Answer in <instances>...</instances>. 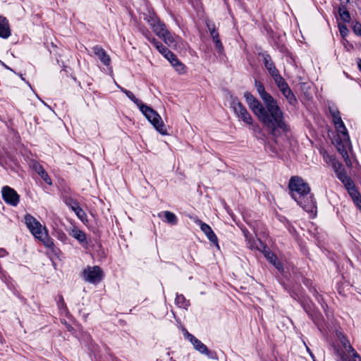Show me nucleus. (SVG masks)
Instances as JSON below:
<instances>
[{"mask_svg":"<svg viewBox=\"0 0 361 361\" xmlns=\"http://www.w3.org/2000/svg\"><path fill=\"white\" fill-rule=\"evenodd\" d=\"M11 35V29L7 18L0 15V37L7 39Z\"/></svg>","mask_w":361,"mask_h":361,"instance_id":"obj_21","label":"nucleus"},{"mask_svg":"<svg viewBox=\"0 0 361 361\" xmlns=\"http://www.w3.org/2000/svg\"><path fill=\"white\" fill-rule=\"evenodd\" d=\"M139 109L160 134L167 135L163 120L156 111L145 104L140 106Z\"/></svg>","mask_w":361,"mask_h":361,"instance_id":"obj_4","label":"nucleus"},{"mask_svg":"<svg viewBox=\"0 0 361 361\" xmlns=\"http://www.w3.org/2000/svg\"><path fill=\"white\" fill-rule=\"evenodd\" d=\"M42 237L41 238H36L37 239L42 241L44 244V245L49 249H51V252L56 256H58L61 251L59 248H58L56 246H55L54 240L52 238H51L47 233V230L46 229V231L42 232Z\"/></svg>","mask_w":361,"mask_h":361,"instance_id":"obj_15","label":"nucleus"},{"mask_svg":"<svg viewBox=\"0 0 361 361\" xmlns=\"http://www.w3.org/2000/svg\"><path fill=\"white\" fill-rule=\"evenodd\" d=\"M264 109L259 115V120L267 129L269 133L275 138L289 130L284 119V114L275 99L264 104Z\"/></svg>","mask_w":361,"mask_h":361,"instance_id":"obj_1","label":"nucleus"},{"mask_svg":"<svg viewBox=\"0 0 361 361\" xmlns=\"http://www.w3.org/2000/svg\"><path fill=\"white\" fill-rule=\"evenodd\" d=\"M193 221L197 225L200 226L201 231L207 236L208 240L213 245H214L216 247H218L219 249L218 238H217L216 235L214 233V232L213 231L211 226L209 225H208L207 224L202 221L198 218H195L193 219Z\"/></svg>","mask_w":361,"mask_h":361,"instance_id":"obj_11","label":"nucleus"},{"mask_svg":"<svg viewBox=\"0 0 361 361\" xmlns=\"http://www.w3.org/2000/svg\"><path fill=\"white\" fill-rule=\"evenodd\" d=\"M307 350L310 353V356L313 358L314 357L313 354L310 352V350L307 347Z\"/></svg>","mask_w":361,"mask_h":361,"instance_id":"obj_63","label":"nucleus"},{"mask_svg":"<svg viewBox=\"0 0 361 361\" xmlns=\"http://www.w3.org/2000/svg\"><path fill=\"white\" fill-rule=\"evenodd\" d=\"M337 149L343 158L346 157L348 159V154L344 145L338 143Z\"/></svg>","mask_w":361,"mask_h":361,"instance_id":"obj_45","label":"nucleus"},{"mask_svg":"<svg viewBox=\"0 0 361 361\" xmlns=\"http://www.w3.org/2000/svg\"><path fill=\"white\" fill-rule=\"evenodd\" d=\"M348 353H351L352 354L355 352V349L350 345V343L347 346V348H345Z\"/></svg>","mask_w":361,"mask_h":361,"instance_id":"obj_53","label":"nucleus"},{"mask_svg":"<svg viewBox=\"0 0 361 361\" xmlns=\"http://www.w3.org/2000/svg\"><path fill=\"white\" fill-rule=\"evenodd\" d=\"M145 20H147L151 27L160 21L159 18L154 13L149 14L145 18Z\"/></svg>","mask_w":361,"mask_h":361,"instance_id":"obj_38","label":"nucleus"},{"mask_svg":"<svg viewBox=\"0 0 361 361\" xmlns=\"http://www.w3.org/2000/svg\"><path fill=\"white\" fill-rule=\"evenodd\" d=\"M290 295L293 299L295 300L298 302H302L305 298V295L300 290V287L295 290H290Z\"/></svg>","mask_w":361,"mask_h":361,"instance_id":"obj_31","label":"nucleus"},{"mask_svg":"<svg viewBox=\"0 0 361 361\" xmlns=\"http://www.w3.org/2000/svg\"><path fill=\"white\" fill-rule=\"evenodd\" d=\"M298 205H300L305 212L310 213L314 217L317 214V205L316 202L314 201L313 196L309 193V195H305L302 198V197L295 201Z\"/></svg>","mask_w":361,"mask_h":361,"instance_id":"obj_10","label":"nucleus"},{"mask_svg":"<svg viewBox=\"0 0 361 361\" xmlns=\"http://www.w3.org/2000/svg\"><path fill=\"white\" fill-rule=\"evenodd\" d=\"M232 108L237 118L247 125L252 123V117L247 111L245 106L238 100L237 97H232L231 102Z\"/></svg>","mask_w":361,"mask_h":361,"instance_id":"obj_6","label":"nucleus"},{"mask_svg":"<svg viewBox=\"0 0 361 361\" xmlns=\"http://www.w3.org/2000/svg\"><path fill=\"white\" fill-rule=\"evenodd\" d=\"M19 76L20 77L22 80H24V81L25 80V78L23 77L22 74H20Z\"/></svg>","mask_w":361,"mask_h":361,"instance_id":"obj_64","label":"nucleus"},{"mask_svg":"<svg viewBox=\"0 0 361 361\" xmlns=\"http://www.w3.org/2000/svg\"><path fill=\"white\" fill-rule=\"evenodd\" d=\"M32 169L42 178V179L48 185H51L52 181L48 173L44 170L42 165L37 161H32L31 163Z\"/></svg>","mask_w":361,"mask_h":361,"instance_id":"obj_17","label":"nucleus"},{"mask_svg":"<svg viewBox=\"0 0 361 361\" xmlns=\"http://www.w3.org/2000/svg\"><path fill=\"white\" fill-rule=\"evenodd\" d=\"M338 30L340 32L341 36L342 37V38L345 39L349 33V30H348L347 26L345 24L338 23Z\"/></svg>","mask_w":361,"mask_h":361,"instance_id":"obj_41","label":"nucleus"},{"mask_svg":"<svg viewBox=\"0 0 361 361\" xmlns=\"http://www.w3.org/2000/svg\"><path fill=\"white\" fill-rule=\"evenodd\" d=\"M353 361H361L360 355L355 351L352 354Z\"/></svg>","mask_w":361,"mask_h":361,"instance_id":"obj_51","label":"nucleus"},{"mask_svg":"<svg viewBox=\"0 0 361 361\" xmlns=\"http://www.w3.org/2000/svg\"><path fill=\"white\" fill-rule=\"evenodd\" d=\"M73 212L78 218L80 219L82 221H84V220L86 219L87 215L85 211L80 206L75 208Z\"/></svg>","mask_w":361,"mask_h":361,"instance_id":"obj_42","label":"nucleus"},{"mask_svg":"<svg viewBox=\"0 0 361 361\" xmlns=\"http://www.w3.org/2000/svg\"><path fill=\"white\" fill-rule=\"evenodd\" d=\"M1 196L4 201L10 206L16 207L20 202V195L13 188L8 185L2 188Z\"/></svg>","mask_w":361,"mask_h":361,"instance_id":"obj_9","label":"nucleus"},{"mask_svg":"<svg viewBox=\"0 0 361 361\" xmlns=\"http://www.w3.org/2000/svg\"><path fill=\"white\" fill-rule=\"evenodd\" d=\"M125 94L134 103L137 105L138 108L141 106L143 104V102L135 97V96L133 94L132 92L130 90L126 91Z\"/></svg>","mask_w":361,"mask_h":361,"instance_id":"obj_39","label":"nucleus"},{"mask_svg":"<svg viewBox=\"0 0 361 361\" xmlns=\"http://www.w3.org/2000/svg\"><path fill=\"white\" fill-rule=\"evenodd\" d=\"M309 317L313 321V322L320 329V326L323 322V317L321 313L313 311L312 314L310 315Z\"/></svg>","mask_w":361,"mask_h":361,"instance_id":"obj_35","label":"nucleus"},{"mask_svg":"<svg viewBox=\"0 0 361 361\" xmlns=\"http://www.w3.org/2000/svg\"><path fill=\"white\" fill-rule=\"evenodd\" d=\"M7 255L8 252L4 248H0V257H4Z\"/></svg>","mask_w":361,"mask_h":361,"instance_id":"obj_54","label":"nucleus"},{"mask_svg":"<svg viewBox=\"0 0 361 361\" xmlns=\"http://www.w3.org/2000/svg\"><path fill=\"white\" fill-rule=\"evenodd\" d=\"M62 199L64 202V203L72 210L74 211L75 208L78 207L79 202L77 200L72 198L70 196L68 195H62Z\"/></svg>","mask_w":361,"mask_h":361,"instance_id":"obj_27","label":"nucleus"},{"mask_svg":"<svg viewBox=\"0 0 361 361\" xmlns=\"http://www.w3.org/2000/svg\"><path fill=\"white\" fill-rule=\"evenodd\" d=\"M300 304L308 316L312 314V312L314 310L312 309V305L307 300L306 298L302 302H300Z\"/></svg>","mask_w":361,"mask_h":361,"instance_id":"obj_36","label":"nucleus"},{"mask_svg":"<svg viewBox=\"0 0 361 361\" xmlns=\"http://www.w3.org/2000/svg\"><path fill=\"white\" fill-rule=\"evenodd\" d=\"M329 111L336 129L343 136V141L348 142L349 141V135L347 128L342 121L338 109L335 105H331L329 106Z\"/></svg>","mask_w":361,"mask_h":361,"instance_id":"obj_5","label":"nucleus"},{"mask_svg":"<svg viewBox=\"0 0 361 361\" xmlns=\"http://www.w3.org/2000/svg\"><path fill=\"white\" fill-rule=\"evenodd\" d=\"M289 193L291 197L297 201L301 197L309 195L310 192V187L301 177L295 176H292L288 183Z\"/></svg>","mask_w":361,"mask_h":361,"instance_id":"obj_2","label":"nucleus"},{"mask_svg":"<svg viewBox=\"0 0 361 361\" xmlns=\"http://www.w3.org/2000/svg\"><path fill=\"white\" fill-rule=\"evenodd\" d=\"M63 190L64 193H68L69 192V190H70V188H64L63 189Z\"/></svg>","mask_w":361,"mask_h":361,"instance_id":"obj_59","label":"nucleus"},{"mask_svg":"<svg viewBox=\"0 0 361 361\" xmlns=\"http://www.w3.org/2000/svg\"><path fill=\"white\" fill-rule=\"evenodd\" d=\"M272 78L280 91L283 90L289 86L286 81L280 75V73L272 77Z\"/></svg>","mask_w":361,"mask_h":361,"instance_id":"obj_28","label":"nucleus"},{"mask_svg":"<svg viewBox=\"0 0 361 361\" xmlns=\"http://www.w3.org/2000/svg\"><path fill=\"white\" fill-rule=\"evenodd\" d=\"M203 355H207L209 359L216 360H218L217 354L215 351L210 350L207 348V351L203 353Z\"/></svg>","mask_w":361,"mask_h":361,"instance_id":"obj_46","label":"nucleus"},{"mask_svg":"<svg viewBox=\"0 0 361 361\" xmlns=\"http://www.w3.org/2000/svg\"><path fill=\"white\" fill-rule=\"evenodd\" d=\"M117 87H118V89H119L122 92H123L124 94H125V92H126V91H128V90L125 89L124 87H121V86H120V85H117Z\"/></svg>","mask_w":361,"mask_h":361,"instance_id":"obj_58","label":"nucleus"},{"mask_svg":"<svg viewBox=\"0 0 361 361\" xmlns=\"http://www.w3.org/2000/svg\"><path fill=\"white\" fill-rule=\"evenodd\" d=\"M338 179L344 185L349 182L352 178L346 173L339 174Z\"/></svg>","mask_w":361,"mask_h":361,"instance_id":"obj_47","label":"nucleus"},{"mask_svg":"<svg viewBox=\"0 0 361 361\" xmlns=\"http://www.w3.org/2000/svg\"><path fill=\"white\" fill-rule=\"evenodd\" d=\"M71 235L74 238L78 240L80 243L86 242V235L81 230H79L78 228L73 229L71 232Z\"/></svg>","mask_w":361,"mask_h":361,"instance_id":"obj_34","label":"nucleus"},{"mask_svg":"<svg viewBox=\"0 0 361 361\" xmlns=\"http://www.w3.org/2000/svg\"><path fill=\"white\" fill-rule=\"evenodd\" d=\"M82 274L85 281L93 284L99 283L103 277V272L98 266H88L83 270Z\"/></svg>","mask_w":361,"mask_h":361,"instance_id":"obj_8","label":"nucleus"},{"mask_svg":"<svg viewBox=\"0 0 361 361\" xmlns=\"http://www.w3.org/2000/svg\"><path fill=\"white\" fill-rule=\"evenodd\" d=\"M160 38H161L164 41V42L169 46H172L175 44L174 38L172 36L171 33L168 30L165 31L164 35L161 36Z\"/></svg>","mask_w":361,"mask_h":361,"instance_id":"obj_37","label":"nucleus"},{"mask_svg":"<svg viewBox=\"0 0 361 361\" xmlns=\"http://www.w3.org/2000/svg\"><path fill=\"white\" fill-rule=\"evenodd\" d=\"M184 336L185 338L190 341V342L192 344L194 348L200 353L203 354L204 352L207 351V347L206 346V345H204L200 340L197 338L195 336L190 334L188 331L185 330Z\"/></svg>","mask_w":361,"mask_h":361,"instance_id":"obj_16","label":"nucleus"},{"mask_svg":"<svg viewBox=\"0 0 361 361\" xmlns=\"http://www.w3.org/2000/svg\"><path fill=\"white\" fill-rule=\"evenodd\" d=\"M357 64L359 71L361 72V59H357Z\"/></svg>","mask_w":361,"mask_h":361,"instance_id":"obj_57","label":"nucleus"},{"mask_svg":"<svg viewBox=\"0 0 361 361\" xmlns=\"http://www.w3.org/2000/svg\"><path fill=\"white\" fill-rule=\"evenodd\" d=\"M25 224L30 233L35 238H41L42 232L46 231V227L42 226L39 221L30 214H26L24 216Z\"/></svg>","mask_w":361,"mask_h":361,"instance_id":"obj_7","label":"nucleus"},{"mask_svg":"<svg viewBox=\"0 0 361 361\" xmlns=\"http://www.w3.org/2000/svg\"><path fill=\"white\" fill-rule=\"evenodd\" d=\"M148 41L159 51L163 56L169 50L160 41L154 38V37H147Z\"/></svg>","mask_w":361,"mask_h":361,"instance_id":"obj_24","label":"nucleus"},{"mask_svg":"<svg viewBox=\"0 0 361 361\" xmlns=\"http://www.w3.org/2000/svg\"><path fill=\"white\" fill-rule=\"evenodd\" d=\"M159 217L164 216L165 221L171 225H176L178 223V219L176 216L171 212L165 211L162 212L159 214Z\"/></svg>","mask_w":361,"mask_h":361,"instance_id":"obj_26","label":"nucleus"},{"mask_svg":"<svg viewBox=\"0 0 361 361\" xmlns=\"http://www.w3.org/2000/svg\"><path fill=\"white\" fill-rule=\"evenodd\" d=\"M243 96L247 104H250L256 99L250 92H245Z\"/></svg>","mask_w":361,"mask_h":361,"instance_id":"obj_48","label":"nucleus"},{"mask_svg":"<svg viewBox=\"0 0 361 361\" xmlns=\"http://www.w3.org/2000/svg\"><path fill=\"white\" fill-rule=\"evenodd\" d=\"M252 112L259 117V115L264 109L265 105L263 104L256 98L253 102L248 104Z\"/></svg>","mask_w":361,"mask_h":361,"instance_id":"obj_25","label":"nucleus"},{"mask_svg":"<svg viewBox=\"0 0 361 361\" xmlns=\"http://www.w3.org/2000/svg\"><path fill=\"white\" fill-rule=\"evenodd\" d=\"M142 33H143L144 36L146 37V39L147 40H148V37H153L152 35V34L150 33V32L148 31V30L143 31Z\"/></svg>","mask_w":361,"mask_h":361,"instance_id":"obj_55","label":"nucleus"},{"mask_svg":"<svg viewBox=\"0 0 361 361\" xmlns=\"http://www.w3.org/2000/svg\"><path fill=\"white\" fill-rule=\"evenodd\" d=\"M173 68L180 75L186 72V67L180 61L175 64Z\"/></svg>","mask_w":361,"mask_h":361,"instance_id":"obj_43","label":"nucleus"},{"mask_svg":"<svg viewBox=\"0 0 361 361\" xmlns=\"http://www.w3.org/2000/svg\"><path fill=\"white\" fill-rule=\"evenodd\" d=\"M208 29L209 30L210 35L213 39L214 42L215 43L216 49H217L219 53H221L224 50L223 44L219 39V32L215 28V25H207Z\"/></svg>","mask_w":361,"mask_h":361,"instance_id":"obj_22","label":"nucleus"},{"mask_svg":"<svg viewBox=\"0 0 361 361\" xmlns=\"http://www.w3.org/2000/svg\"><path fill=\"white\" fill-rule=\"evenodd\" d=\"M153 31L154 33L160 37L161 36L164 35V33L165 31L167 30L166 25L164 23H162L161 20L159 22V23H157L153 26L152 27Z\"/></svg>","mask_w":361,"mask_h":361,"instance_id":"obj_33","label":"nucleus"},{"mask_svg":"<svg viewBox=\"0 0 361 361\" xmlns=\"http://www.w3.org/2000/svg\"><path fill=\"white\" fill-rule=\"evenodd\" d=\"M303 283H304L305 286L308 288L310 292L312 293V295H314L315 299L317 300V302L320 304L322 308L326 313V316L329 317V314L327 313L328 305L324 302L322 295H320L317 287L312 284V282L310 279H306L303 281Z\"/></svg>","mask_w":361,"mask_h":361,"instance_id":"obj_12","label":"nucleus"},{"mask_svg":"<svg viewBox=\"0 0 361 361\" xmlns=\"http://www.w3.org/2000/svg\"><path fill=\"white\" fill-rule=\"evenodd\" d=\"M4 276V271L0 267V276Z\"/></svg>","mask_w":361,"mask_h":361,"instance_id":"obj_61","label":"nucleus"},{"mask_svg":"<svg viewBox=\"0 0 361 361\" xmlns=\"http://www.w3.org/2000/svg\"><path fill=\"white\" fill-rule=\"evenodd\" d=\"M4 66L7 68L8 70H10L11 71H13V69H11V68H9L8 66L4 64Z\"/></svg>","mask_w":361,"mask_h":361,"instance_id":"obj_62","label":"nucleus"},{"mask_svg":"<svg viewBox=\"0 0 361 361\" xmlns=\"http://www.w3.org/2000/svg\"><path fill=\"white\" fill-rule=\"evenodd\" d=\"M338 13L341 19L345 23H349L350 21V14L347 10L345 5H342L338 8Z\"/></svg>","mask_w":361,"mask_h":361,"instance_id":"obj_29","label":"nucleus"},{"mask_svg":"<svg viewBox=\"0 0 361 361\" xmlns=\"http://www.w3.org/2000/svg\"><path fill=\"white\" fill-rule=\"evenodd\" d=\"M344 187L353 199L355 205L361 210V194L358 191L354 181L351 179L344 185Z\"/></svg>","mask_w":361,"mask_h":361,"instance_id":"obj_13","label":"nucleus"},{"mask_svg":"<svg viewBox=\"0 0 361 361\" xmlns=\"http://www.w3.org/2000/svg\"><path fill=\"white\" fill-rule=\"evenodd\" d=\"M339 354L341 361H348L347 355L343 352H341Z\"/></svg>","mask_w":361,"mask_h":361,"instance_id":"obj_52","label":"nucleus"},{"mask_svg":"<svg viewBox=\"0 0 361 361\" xmlns=\"http://www.w3.org/2000/svg\"><path fill=\"white\" fill-rule=\"evenodd\" d=\"M277 138L273 137V140L271 141H268L265 142L264 148L265 150L270 153L271 156H278L281 151V149L276 141Z\"/></svg>","mask_w":361,"mask_h":361,"instance_id":"obj_20","label":"nucleus"},{"mask_svg":"<svg viewBox=\"0 0 361 361\" xmlns=\"http://www.w3.org/2000/svg\"><path fill=\"white\" fill-rule=\"evenodd\" d=\"M281 92L285 97L290 106L295 107L298 104V99L289 86L281 91Z\"/></svg>","mask_w":361,"mask_h":361,"instance_id":"obj_23","label":"nucleus"},{"mask_svg":"<svg viewBox=\"0 0 361 361\" xmlns=\"http://www.w3.org/2000/svg\"><path fill=\"white\" fill-rule=\"evenodd\" d=\"M0 343H4V339L1 335V334L0 333Z\"/></svg>","mask_w":361,"mask_h":361,"instance_id":"obj_60","label":"nucleus"},{"mask_svg":"<svg viewBox=\"0 0 361 361\" xmlns=\"http://www.w3.org/2000/svg\"><path fill=\"white\" fill-rule=\"evenodd\" d=\"M332 167L334 169V171L336 173L337 178L340 176L339 174H344L347 173L344 166L338 161H333Z\"/></svg>","mask_w":361,"mask_h":361,"instance_id":"obj_30","label":"nucleus"},{"mask_svg":"<svg viewBox=\"0 0 361 361\" xmlns=\"http://www.w3.org/2000/svg\"><path fill=\"white\" fill-rule=\"evenodd\" d=\"M255 87L261 99L264 101V104L275 100V99L265 90L264 86L262 82L255 80Z\"/></svg>","mask_w":361,"mask_h":361,"instance_id":"obj_18","label":"nucleus"},{"mask_svg":"<svg viewBox=\"0 0 361 361\" xmlns=\"http://www.w3.org/2000/svg\"><path fill=\"white\" fill-rule=\"evenodd\" d=\"M58 307L59 309H63L64 311L67 312V307L62 296H60L59 301L58 302Z\"/></svg>","mask_w":361,"mask_h":361,"instance_id":"obj_50","label":"nucleus"},{"mask_svg":"<svg viewBox=\"0 0 361 361\" xmlns=\"http://www.w3.org/2000/svg\"><path fill=\"white\" fill-rule=\"evenodd\" d=\"M164 56L170 62L176 59L177 56L169 49L166 51V53L164 55Z\"/></svg>","mask_w":361,"mask_h":361,"instance_id":"obj_49","label":"nucleus"},{"mask_svg":"<svg viewBox=\"0 0 361 361\" xmlns=\"http://www.w3.org/2000/svg\"><path fill=\"white\" fill-rule=\"evenodd\" d=\"M180 60L176 57L173 61H170V63L173 67H174L175 64H176Z\"/></svg>","mask_w":361,"mask_h":361,"instance_id":"obj_56","label":"nucleus"},{"mask_svg":"<svg viewBox=\"0 0 361 361\" xmlns=\"http://www.w3.org/2000/svg\"><path fill=\"white\" fill-rule=\"evenodd\" d=\"M176 304L182 308L187 309L190 305L189 300H187L183 295L177 294L175 299Z\"/></svg>","mask_w":361,"mask_h":361,"instance_id":"obj_32","label":"nucleus"},{"mask_svg":"<svg viewBox=\"0 0 361 361\" xmlns=\"http://www.w3.org/2000/svg\"><path fill=\"white\" fill-rule=\"evenodd\" d=\"M336 336L343 348H347V346L350 344V341L348 338L342 332L340 331L336 332Z\"/></svg>","mask_w":361,"mask_h":361,"instance_id":"obj_40","label":"nucleus"},{"mask_svg":"<svg viewBox=\"0 0 361 361\" xmlns=\"http://www.w3.org/2000/svg\"><path fill=\"white\" fill-rule=\"evenodd\" d=\"M92 51L104 66H108L110 65L111 58L102 47L98 45L94 46L92 48Z\"/></svg>","mask_w":361,"mask_h":361,"instance_id":"obj_19","label":"nucleus"},{"mask_svg":"<svg viewBox=\"0 0 361 361\" xmlns=\"http://www.w3.org/2000/svg\"><path fill=\"white\" fill-rule=\"evenodd\" d=\"M259 56L262 58L264 65L271 78L279 73V70L276 68L271 56L267 51L260 52Z\"/></svg>","mask_w":361,"mask_h":361,"instance_id":"obj_14","label":"nucleus"},{"mask_svg":"<svg viewBox=\"0 0 361 361\" xmlns=\"http://www.w3.org/2000/svg\"><path fill=\"white\" fill-rule=\"evenodd\" d=\"M245 236L248 241L249 247L251 250L257 249L261 251L264 254V257L275 267L277 270L279 271H282L283 270V265L278 259L276 255L272 252L267 245H265L261 240L257 239V240L251 242V240L248 239L247 235L245 233Z\"/></svg>","mask_w":361,"mask_h":361,"instance_id":"obj_3","label":"nucleus"},{"mask_svg":"<svg viewBox=\"0 0 361 361\" xmlns=\"http://www.w3.org/2000/svg\"><path fill=\"white\" fill-rule=\"evenodd\" d=\"M352 29H353V32L356 35L361 36V23H359L357 21L353 22Z\"/></svg>","mask_w":361,"mask_h":361,"instance_id":"obj_44","label":"nucleus"}]
</instances>
